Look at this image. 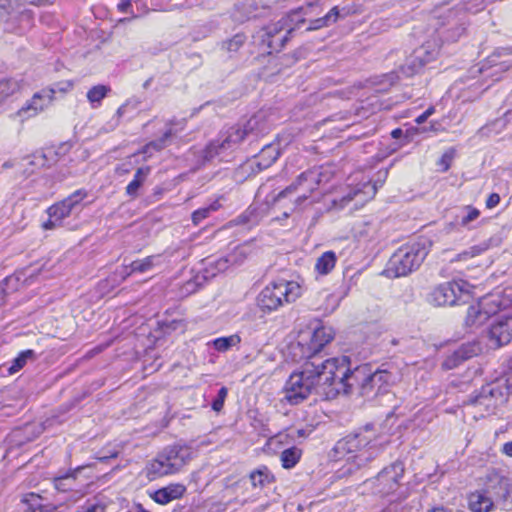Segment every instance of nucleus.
<instances>
[{"label":"nucleus","instance_id":"28","mask_svg":"<svg viewBox=\"0 0 512 512\" xmlns=\"http://www.w3.org/2000/svg\"><path fill=\"white\" fill-rule=\"evenodd\" d=\"M150 167L144 166L137 169L134 179L127 185L126 187V194L132 198H135L137 196L139 188L142 186V184L147 179L148 175L150 174Z\"/></svg>","mask_w":512,"mask_h":512},{"label":"nucleus","instance_id":"11","mask_svg":"<svg viewBox=\"0 0 512 512\" xmlns=\"http://www.w3.org/2000/svg\"><path fill=\"white\" fill-rule=\"evenodd\" d=\"M183 451L176 447L165 449L146 466V476L149 480L175 473L184 465Z\"/></svg>","mask_w":512,"mask_h":512},{"label":"nucleus","instance_id":"21","mask_svg":"<svg viewBox=\"0 0 512 512\" xmlns=\"http://www.w3.org/2000/svg\"><path fill=\"white\" fill-rule=\"evenodd\" d=\"M486 493L494 502L506 501L510 497V482L504 477H496L491 481Z\"/></svg>","mask_w":512,"mask_h":512},{"label":"nucleus","instance_id":"2","mask_svg":"<svg viewBox=\"0 0 512 512\" xmlns=\"http://www.w3.org/2000/svg\"><path fill=\"white\" fill-rule=\"evenodd\" d=\"M270 129L265 115L259 113L251 117L243 128L235 126L223 132L218 139L210 142L201 153L203 164L229 162L233 152L249 134L263 135Z\"/></svg>","mask_w":512,"mask_h":512},{"label":"nucleus","instance_id":"9","mask_svg":"<svg viewBox=\"0 0 512 512\" xmlns=\"http://www.w3.org/2000/svg\"><path fill=\"white\" fill-rule=\"evenodd\" d=\"M477 286L463 279L453 280L435 287L428 296L434 306H453L468 301Z\"/></svg>","mask_w":512,"mask_h":512},{"label":"nucleus","instance_id":"29","mask_svg":"<svg viewBox=\"0 0 512 512\" xmlns=\"http://www.w3.org/2000/svg\"><path fill=\"white\" fill-rule=\"evenodd\" d=\"M415 51V58L419 59L417 67H423L425 64L434 60L438 55V49L432 43H426L425 45L417 48Z\"/></svg>","mask_w":512,"mask_h":512},{"label":"nucleus","instance_id":"23","mask_svg":"<svg viewBox=\"0 0 512 512\" xmlns=\"http://www.w3.org/2000/svg\"><path fill=\"white\" fill-rule=\"evenodd\" d=\"M23 81L16 78L0 79V106L9 98L21 92Z\"/></svg>","mask_w":512,"mask_h":512},{"label":"nucleus","instance_id":"53","mask_svg":"<svg viewBox=\"0 0 512 512\" xmlns=\"http://www.w3.org/2000/svg\"><path fill=\"white\" fill-rule=\"evenodd\" d=\"M502 451L507 456L512 457V441L505 443L503 445Z\"/></svg>","mask_w":512,"mask_h":512},{"label":"nucleus","instance_id":"12","mask_svg":"<svg viewBox=\"0 0 512 512\" xmlns=\"http://www.w3.org/2000/svg\"><path fill=\"white\" fill-rule=\"evenodd\" d=\"M255 252L252 242H245L236 246L226 257L219 259H206V265L211 268L203 277L205 279L215 276L218 272H223L230 265H241L250 255Z\"/></svg>","mask_w":512,"mask_h":512},{"label":"nucleus","instance_id":"31","mask_svg":"<svg viewBox=\"0 0 512 512\" xmlns=\"http://www.w3.org/2000/svg\"><path fill=\"white\" fill-rule=\"evenodd\" d=\"M47 164V158L44 153L37 152L25 159L22 160L21 166L24 168V171L28 174L34 172V168L44 167Z\"/></svg>","mask_w":512,"mask_h":512},{"label":"nucleus","instance_id":"4","mask_svg":"<svg viewBox=\"0 0 512 512\" xmlns=\"http://www.w3.org/2000/svg\"><path fill=\"white\" fill-rule=\"evenodd\" d=\"M383 448L384 441L373 431L366 429L339 440L334 447V452L338 460L354 463L359 468L374 459Z\"/></svg>","mask_w":512,"mask_h":512},{"label":"nucleus","instance_id":"7","mask_svg":"<svg viewBox=\"0 0 512 512\" xmlns=\"http://www.w3.org/2000/svg\"><path fill=\"white\" fill-rule=\"evenodd\" d=\"M302 294L301 286L295 281L279 280L267 285L258 295L261 310L271 312L284 303L296 301Z\"/></svg>","mask_w":512,"mask_h":512},{"label":"nucleus","instance_id":"17","mask_svg":"<svg viewBox=\"0 0 512 512\" xmlns=\"http://www.w3.org/2000/svg\"><path fill=\"white\" fill-rule=\"evenodd\" d=\"M480 215L481 212L476 207L471 205L462 206L456 211L453 221L446 225L445 230L447 233L461 229L470 230L473 228V223L479 219Z\"/></svg>","mask_w":512,"mask_h":512},{"label":"nucleus","instance_id":"52","mask_svg":"<svg viewBox=\"0 0 512 512\" xmlns=\"http://www.w3.org/2000/svg\"><path fill=\"white\" fill-rule=\"evenodd\" d=\"M451 157L448 154H444L441 158L440 164L443 165V170L446 171L449 168V162Z\"/></svg>","mask_w":512,"mask_h":512},{"label":"nucleus","instance_id":"55","mask_svg":"<svg viewBox=\"0 0 512 512\" xmlns=\"http://www.w3.org/2000/svg\"><path fill=\"white\" fill-rule=\"evenodd\" d=\"M403 134V131L400 129V128H397V129H394L392 132H391V136L395 139H398L402 136Z\"/></svg>","mask_w":512,"mask_h":512},{"label":"nucleus","instance_id":"10","mask_svg":"<svg viewBox=\"0 0 512 512\" xmlns=\"http://www.w3.org/2000/svg\"><path fill=\"white\" fill-rule=\"evenodd\" d=\"M334 338V331L331 327L320 324L310 325L302 329L298 334L297 343L301 349L302 357L313 360L325 345Z\"/></svg>","mask_w":512,"mask_h":512},{"label":"nucleus","instance_id":"56","mask_svg":"<svg viewBox=\"0 0 512 512\" xmlns=\"http://www.w3.org/2000/svg\"><path fill=\"white\" fill-rule=\"evenodd\" d=\"M427 119L425 118V115L421 114L419 115L417 118H416V123L417 124H422L426 121Z\"/></svg>","mask_w":512,"mask_h":512},{"label":"nucleus","instance_id":"42","mask_svg":"<svg viewBox=\"0 0 512 512\" xmlns=\"http://www.w3.org/2000/svg\"><path fill=\"white\" fill-rule=\"evenodd\" d=\"M419 59L415 58V51L406 59L404 65L401 67L403 74L412 76L417 73L422 67H417Z\"/></svg>","mask_w":512,"mask_h":512},{"label":"nucleus","instance_id":"3","mask_svg":"<svg viewBox=\"0 0 512 512\" xmlns=\"http://www.w3.org/2000/svg\"><path fill=\"white\" fill-rule=\"evenodd\" d=\"M340 358L345 359L347 371L344 379H339V382L345 386L344 389H339V394H349L358 390L359 394L367 399L388 394L389 383L392 380V375L389 372L386 370L371 372L366 365L358 366L351 371L348 358L346 356Z\"/></svg>","mask_w":512,"mask_h":512},{"label":"nucleus","instance_id":"40","mask_svg":"<svg viewBox=\"0 0 512 512\" xmlns=\"http://www.w3.org/2000/svg\"><path fill=\"white\" fill-rule=\"evenodd\" d=\"M261 216L257 213L255 207H249L241 216L238 217V223L244 225H255L259 222Z\"/></svg>","mask_w":512,"mask_h":512},{"label":"nucleus","instance_id":"41","mask_svg":"<svg viewBox=\"0 0 512 512\" xmlns=\"http://www.w3.org/2000/svg\"><path fill=\"white\" fill-rule=\"evenodd\" d=\"M494 395V389L487 385L482 388L481 393L473 399V403L477 405H485L487 407L493 405L491 401V397Z\"/></svg>","mask_w":512,"mask_h":512},{"label":"nucleus","instance_id":"32","mask_svg":"<svg viewBox=\"0 0 512 512\" xmlns=\"http://www.w3.org/2000/svg\"><path fill=\"white\" fill-rule=\"evenodd\" d=\"M110 92V87L106 85H96L93 86L87 92V99L93 108L98 107L101 104V101L107 96Z\"/></svg>","mask_w":512,"mask_h":512},{"label":"nucleus","instance_id":"36","mask_svg":"<svg viewBox=\"0 0 512 512\" xmlns=\"http://www.w3.org/2000/svg\"><path fill=\"white\" fill-rule=\"evenodd\" d=\"M493 240L489 239L486 241H483L477 245H474L470 247L469 249L465 250L461 254L458 255L459 260H466L468 258L476 257L485 251H487L492 246Z\"/></svg>","mask_w":512,"mask_h":512},{"label":"nucleus","instance_id":"60","mask_svg":"<svg viewBox=\"0 0 512 512\" xmlns=\"http://www.w3.org/2000/svg\"><path fill=\"white\" fill-rule=\"evenodd\" d=\"M151 82H152V78L147 79V80L143 83V88H144V89H147V88L150 86Z\"/></svg>","mask_w":512,"mask_h":512},{"label":"nucleus","instance_id":"8","mask_svg":"<svg viewBox=\"0 0 512 512\" xmlns=\"http://www.w3.org/2000/svg\"><path fill=\"white\" fill-rule=\"evenodd\" d=\"M427 256V249L420 243L400 247L389 259L385 273L388 277L406 276L418 268Z\"/></svg>","mask_w":512,"mask_h":512},{"label":"nucleus","instance_id":"59","mask_svg":"<svg viewBox=\"0 0 512 512\" xmlns=\"http://www.w3.org/2000/svg\"><path fill=\"white\" fill-rule=\"evenodd\" d=\"M266 507V504L264 503H261L256 509L254 512H262L264 510V508Z\"/></svg>","mask_w":512,"mask_h":512},{"label":"nucleus","instance_id":"16","mask_svg":"<svg viewBox=\"0 0 512 512\" xmlns=\"http://www.w3.org/2000/svg\"><path fill=\"white\" fill-rule=\"evenodd\" d=\"M512 340V318L500 317L489 328L488 342L491 348L497 349Z\"/></svg>","mask_w":512,"mask_h":512},{"label":"nucleus","instance_id":"20","mask_svg":"<svg viewBox=\"0 0 512 512\" xmlns=\"http://www.w3.org/2000/svg\"><path fill=\"white\" fill-rule=\"evenodd\" d=\"M344 9L334 6L324 16L309 20L307 31L319 30L335 24L340 18H344L347 13H342Z\"/></svg>","mask_w":512,"mask_h":512},{"label":"nucleus","instance_id":"1","mask_svg":"<svg viewBox=\"0 0 512 512\" xmlns=\"http://www.w3.org/2000/svg\"><path fill=\"white\" fill-rule=\"evenodd\" d=\"M344 358H315L306 361L300 371L290 375L284 387V399L296 405L306 399L313 391L335 396L344 389L339 379H344L347 371Z\"/></svg>","mask_w":512,"mask_h":512},{"label":"nucleus","instance_id":"58","mask_svg":"<svg viewBox=\"0 0 512 512\" xmlns=\"http://www.w3.org/2000/svg\"><path fill=\"white\" fill-rule=\"evenodd\" d=\"M126 107H127V105H126V104H125V105L120 106V107L118 108V110H117V114H118L119 116L124 115L125 110H126Z\"/></svg>","mask_w":512,"mask_h":512},{"label":"nucleus","instance_id":"45","mask_svg":"<svg viewBox=\"0 0 512 512\" xmlns=\"http://www.w3.org/2000/svg\"><path fill=\"white\" fill-rule=\"evenodd\" d=\"M12 5L10 0H0V21H4L11 14Z\"/></svg>","mask_w":512,"mask_h":512},{"label":"nucleus","instance_id":"33","mask_svg":"<svg viewBox=\"0 0 512 512\" xmlns=\"http://www.w3.org/2000/svg\"><path fill=\"white\" fill-rule=\"evenodd\" d=\"M301 455L302 451L297 447L285 449L280 455L282 466L285 469L293 468L299 462Z\"/></svg>","mask_w":512,"mask_h":512},{"label":"nucleus","instance_id":"38","mask_svg":"<svg viewBox=\"0 0 512 512\" xmlns=\"http://www.w3.org/2000/svg\"><path fill=\"white\" fill-rule=\"evenodd\" d=\"M75 474L76 471L66 474L63 476L56 477L54 479V487L56 490L61 492H66L68 490H72L75 486Z\"/></svg>","mask_w":512,"mask_h":512},{"label":"nucleus","instance_id":"51","mask_svg":"<svg viewBox=\"0 0 512 512\" xmlns=\"http://www.w3.org/2000/svg\"><path fill=\"white\" fill-rule=\"evenodd\" d=\"M131 8V0H125L118 4V9L120 12L127 13Z\"/></svg>","mask_w":512,"mask_h":512},{"label":"nucleus","instance_id":"35","mask_svg":"<svg viewBox=\"0 0 512 512\" xmlns=\"http://www.w3.org/2000/svg\"><path fill=\"white\" fill-rule=\"evenodd\" d=\"M35 359V352L31 349L22 351L12 362L8 368L10 374H14L21 370L28 361Z\"/></svg>","mask_w":512,"mask_h":512},{"label":"nucleus","instance_id":"47","mask_svg":"<svg viewBox=\"0 0 512 512\" xmlns=\"http://www.w3.org/2000/svg\"><path fill=\"white\" fill-rule=\"evenodd\" d=\"M72 86H73V84L70 81H64V82L55 84L53 87H50L49 89H55L56 93L57 92L66 93L72 89Z\"/></svg>","mask_w":512,"mask_h":512},{"label":"nucleus","instance_id":"57","mask_svg":"<svg viewBox=\"0 0 512 512\" xmlns=\"http://www.w3.org/2000/svg\"><path fill=\"white\" fill-rule=\"evenodd\" d=\"M428 512H449L448 510H446L445 508L443 507H434L432 508L431 510H429Z\"/></svg>","mask_w":512,"mask_h":512},{"label":"nucleus","instance_id":"62","mask_svg":"<svg viewBox=\"0 0 512 512\" xmlns=\"http://www.w3.org/2000/svg\"><path fill=\"white\" fill-rule=\"evenodd\" d=\"M426 111H427V112L429 113V115L431 116V115L434 113V108H433V107H430V108H428Z\"/></svg>","mask_w":512,"mask_h":512},{"label":"nucleus","instance_id":"54","mask_svg":"<svg viewBox=\"0 0 512 512\" xmlns=\"http://www.w3.org/2000/svg\"><path fill=\"white\" fill-rule=\"evenodd\" d=\"M56 222L55 219L51 218L50 220H48L47 222H45L43 224V228L48 230V229H53L54 227H56Z\"/></svg>","mask_w":512,"mask_h":512},{"label":"nucleus","instance_id":"22","mask_svg":"<svg viewBox=\"0 0 512 512\" xmlns=\"http://www.w3.org/2000/svg\"><path fill=\"white\" fill-rule=\"evenodd\" d=\"M184 491L185 488L182 485H169L167 487L158 489L151 495V497L155 502L164 505L181 497Z\"/></svg>","mask_w":512,"mask_h":512},{"label":"nucleus","instance_id":"25","mask_svg":"<svg viewBox=\"0 0 512 512\" xmlns=\"http://www.w3.org/2000/svg\"><path fill=\"white\" fill-rule=\"evenodd\" d=\"M337 263V256L333 251L322 253L315 261L314 271L317 275L325 276L330 274Z\"/></svg>","mask_w":512,"mask_h":512},{"label":"nucleus","instance_id":"50","mask_svg":"<svg viewBox=\"0 0 512 512\" xmlns=\"http://www.w3.org/2000/svg\"><path fill=\"white\" fill-rule=\"evenodd\" d=\"M131 168H132V163H131V161H128V162H125V163L119 165L116 168V172L119 175L127 174L131 171Z\"/></svg>","mask_w":512,"mask_h":512},{"label":"nucleus","instance_id":"49","mask_svg":"<svg viewBox=\"0 0 512 512\" xmlns=\"http://www.w3.org/2000/svg\"><path fill=\"white\" fill-rule=\"evenodd\" d=\"M500 202V196L496 193H493L491 194L487 201H486V206L487 208L491 209V208H494L495 206H497Z\"/></svg>","mask_w":512,"mask_h":512},{"label":"nucleus","instance_id":"19","mask_svg":"<svg viewBox=\"0 0 512 512\" xmlns=\"http://www.w3.org/2000/svg\"><path fill=\"white\" fill-rule=\"evenodd\" d=\"M376 192V186L370 181L360 183L340 200V207H344L351 201H355L356 205L362 206L371 200Z\"/></svg>","mask_w":512,"mask_h":512},{"label":"nucleus","instance_id":"6","mask_svg":"<svg viewBox=\"0 0 512 512\" xmlns=\"http://www.w3.org/2000/svg\"><path fill=\"white\" fill-rule=\"evenodd\" d=\"M334 171L331 166H320L300 174L296 181L283 191L279 192L275 201L287 197L292 193H298L294 205L301 206L310 195L322 184H326L333 177Z\"/></svg>","mask_w":512,"mask_h":512},{"label":"nucleus","instance_id":"30","mask_svg":"<svg viewBox=\"0 0 512 512\" xmlns=\"http://www.w3.org/2000/svg\"><path fill=\"white\" fill-rule=\"evenodd\" d=\"M37 109L38 108L36 106L31 105V103L27 101L20 109L14 113H11L9 115V119L18 121L19 123L23 124L25 121L32 119L40 114Z\"/></svg>","mask_w":512,"mask_h":512},{"label":"nucleus","instance_id":"63","mask_svg":"<svg viewBox=\"0 0 512 512\" xmlns=\"http://www.w3.org/2000/svg\"><path fill=\"white\" fill-rule=\"evenodd\" d=\"M423 115H425V118L427 119L430 115L427 111H425L424 113H422Z\"/></svg>","mask_w":512,"mask_h":512},{"label":"nucleus","instance_id":"26","mask_svg":"<svg viewBox=\"0 0 512 512\" xmlns=\"http://www.w3.org/2000/svg\"><path fill=\"white\" fill-rule=\"evenodd\" d=\"M280 155L279 143L267 144L261 150L257 162L259 169H266L276 161Z\"/></svg>","mask_w":512,"mask_h":512},{"label":"nucleus","instance_id":"15","mask_svg":"<svg viewBox=\"0 0 512 512\" xmlns=\"http://www.w3.org/2000/svg\"><path fill=\"white\" fill-rule=\"evenodd\" d=\"M403 474L404 465L401 462H395L384 468L373 482L376 485V492L387 495L395 491Z\"/></svg>","mask_w":512,"mask_h":512},{"label":"nucleus","instance_id":"61","mask_svg":"<svg viewBox=\"0 0 512 512\" xmlns=\"http://www.w3.org/2000/svg\"><path fill=\"white\" fill-rule=\"evenodd\" d=\"M477 350H478V347H474L471 351V353L469 354H463V356L465 357H471L473 354H476L477 353Z\"/></svg>","mask_w":512,"mask_h":512},{"label":"nucleus","instance_id":"24","mask_svg":"<svg viewBox=\"0 0 512 512\" xmlns=\"http://www.w3.org/2000/svg\"><path fill=\"white\" fill-rule=\"evenodd\" d=\"M493 507V500L486 491H476L469 496V509L472 512H489Z\"/></svg>","mask_w":512,"mask_h":512},{"label":"nucleus","instance_id":"44","mask_svg":"<svg viewBox=\"0 0 512 512\" xmlns=\"http://www.w3.org/2000/svg\"><path fill=\"white\" fill-rule=\"evenodd\" d=\"M228 390L226 387H222L218 391L217 398L212 402V409L215 412H220L224 406L225 399L227 397Z\"/></svg>","mask_w":512,"mask_h":512},{"label":"nucleus","instance_id":"34","mask_svg":"<svg viewBox=\"0 0 512 512\" xmlns=\"http://www.w3.org/2000/svg\"><path fill=\"white\" fill-rule=\"evenodd\" d=\"M241 342V338L237 334H233L227 337H220L213 340L212 344L214 348L219 352H226L232 347L237 346Z\"/></svg>","mask_w":512,"mask_h":512},{"label":"nucleus","instance_id":"5","mask_svg":"<svg viewBox=\"0 0 512 512\" xmlns=\"http://www.w3.org/2000/svg\"><path fill=\"white\" fill-rule=\"evenodd\" d=\"M320 11L321 7L318 3H309L305 7L292 11L277 23L266 27L261 38L271 49L269 53L279 51L285 45L289 35L306 21L304 16L317 15Z\"/></svg>","mask_w":512,"mask_h":512},{"label":"nucleus","instance_id":"37","mask_svg":"<svg viewBox=\"0 0 512 512\" xmlns=\"http://www.w3.org/2000/svg\"><path fill=\"white\" fill-rule=\"evenodd\" d=\"M246 36L242 33L235 34L232 38L222 42L221 49L227 53L237 52L245 43Z\"/></svg>","mask_w":512,"mask_h":512},{"label":"nucleus","instance_id":"46","mask_svg":"<svg viewBox=\"0 0 512 512\" xmlns=\"http://www.w3.org/2000/svg\"><path fill=\"white\" fill-rule=\"evenodd\" d=\"M216 209L217 207L215 206V204H213L207 208H202L194 211V224L196 223L197 220L205 218L211 210L214 211Z\"/></svg>","mask_w":512,"mask_h":512},{"label":"nucleus","instance_id":"48","mask_svg":"<svg viewBox=\"0 0 512 512\" xmlns=\"http://www.w3.org/2000/svg\"><path fill=\"white\" fill-rule=\"evenodd\" d=\"M77 512H104V507L99 504H90L86 507H82Z\"/></svg>","mask_w":512,"mask_h":512},{"label":"nucleus","instance_id":"43","mask_svg":"<svg viewBox=\"0 0 512 512\" xmlns=\"http://www.w3.org/2000/svg\"><path fill=\"white\" fill-rule=\"evenodd\" d=\"M168 136H169V133H165V135L162 139L148 143L147 145H145L142 148L141 153L148 154V156L150 157L151 154H149V153H150L151 149H154L157 151L163 149L165 146V140L168 138Z\"/></svg>","mask_w":512,"mask_h":512},{"label":"nucleus","instance_id":"13","mask_svg":"<svg viewBox=\"0 0 512 512\" xmlns=\"http://www.w3.org/2000/svg\"><path fill=\"white\" fill-rule=\"evenodd\" d=\"M273 481V476L266 467L251 472L249 479L244 482V487L248 496H244L241 501L247 503L260 500L265 494L264 490Z\"/></svg>","mask_w":512,"mask_h":512},{"label":"nucleus","instance_id":"18","mask_svg":"<svg viewBox=\"0 0 512 512\" xmlns=\"http://www.w3.org/2000/svg\"><path fill=\"white\" fill-rule=\"evenodd\" d=\"M86 196V193H84L82 190H78L68 196L63 201L52 205L48 209V214L50 218L55 219V221H62L64 218L68 217L73 208L80 203Z\"/></svg>","mask_w":512,"mask_h":512},{"label":"nucleus","instance_id":"27","mask_svg":"<svg viewBox=\"0 0 512 512\" xmlns=\"http://www.w3.org/2000/svg\"><path fill=\"white\" fill-rule=\"evenodd\" d=\"M56 94L55 89H42L35 93L29 100L31 105L36 106L39 113L43 112L47 107L51 105Z\"/></svg>","mask_w":512,"mask_h":512},{"label":"nucleus","instance_id":"39","mask_svg":"<svg viewBox=\"0 0 512 512\" xmlns=\"http://www.w3.org/2000/svg\"><path fill=\"white\" fill-rule=\"evenodd\" d=\"M158 259V256H148L143 260L133 261L130 265V272H147L155 265V261Z\"/></svg>","mask_w":512,"mask_h":512},{"label":"nucleus","instance_id":"14","mask_svg":"<svg viewBox=\"0 0 512 512\" xmlns=\"http://www.w3.org/2000/svg\"><path fill=\"white\" fill-rule=\"evenodd\" d=\"M499 306L494 296L483 297L467 310L465 323L469 327H479L484 324L492 314L496 313Z\"/></svg>","mask_w":512,"mask_h":512}]
</instances>
